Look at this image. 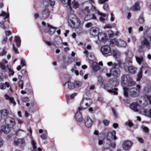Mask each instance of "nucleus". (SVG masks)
Listing matches in <instances>:
<instances>
[{"label": "nucleus", "mask_w": 151, "mask_h": 151, "mask_svg": "<svg viewBox=\"0 0 151 151\" xmlns=\"http://www.w3.org/2000/svg\"><path fill=\"white\" fill-rule=\"evenodd\" d=\"M118 41L115 38L112 39L110 42V44L112 46L117 45L118 46Z\"/></svg>", "instance_id": "4c0bfd02"}, {"label": "nucleus", "mask_w": 151, "mask_h": 151, "mask_svg": "<svg viewBox=\"0 0 151 151\" xmlns=\"http://www.w3.org/2000/svg\"><path fill=\"white\" fill-rule=\"evenodd\" d=\"M117 90V88H115L114 89L108 90V92L110 93H113L114 95H117L118 94L116 91Z\"/></svg>", "instance_id": "49530a36"}, {"label": "nucleus", "mask_w": 151, "mask_h": 151, "mask_svg": "<svg viewBox=\"0 0 151 151\" xmlns=\"http://www.w3.org/2000/svg\"><path fill=\"white\" fill-rule=\"evenodd\" d=\"M1 16L5 17L4 19L7 18L9 17V14H7L4 12H2L1 14L0 15Z\"/></svg>", "instance_id": "de8ad7c7"}, {"label": "nucleus", "mask_w": 151, "mask_h": 151, "mask_svg": "<svg viewBox=\"0 0 151 151\" xmlns=\"http://www.w3.org/2000/svg\"><path fill=\"white\" fill-rule=\"evenodd\" d=\"M141 128L143 131L146 133H148L149 132V130L147 127L142 125L141 127Z\"/></svg>", "instance_id": "a18cd8bd"}, {"label": "nucleus", "mask_w": 151, "mask_h": 151, "mask_svg": "<svg viewBox=\"0 0 151 151\" xmlns=\"http://www.w3.org/2000/svg\"><path fill=\"white\" fill-rule=\"evenodd\" d=\"M75 118L76 121L78 122H80L83 120L82 115L79 112H77L76 113Z\"/></svg>", "instance_id": "f3484780"}, {"label": "nucleus", "mask_w": 151, "mask_h": 151, "mask_svg": "<svg viewBox=\"0 0 151 151\" xmlns=\"http://www.w3.org/2000/svg\"><path fill=\"white\" fill-rule=\"evenodd\" d=\"M118 46L123 48H125L127 46L126 42L120 39L118 41Z\"/></svg>", "instance_id": "dca6fc26"}, {"label": "nucleus", "mask_w": 151, "mask_h": 151, "mask_svg": "<svg viewBox=\"0 0 151 151\" xmlns=\"http://www.w3.org/2000/svg\"><path fill=\"white\" fill-rule=\"evenodd\" d=\"M14 40L17 47H19L21 42L20 37L18 36H16L14 38Z\"/></svg>", "instance_id": "473e14b6"}, {"label": "nucleus", "mask_w": 151, "mask_h": 151, "mask_svg": "<svg viewBox=\"0 0 151 151\" xmlns=\"http://www.w3.org/2000/svg\"><path fill=\"white\" fill-rule=\"evenodd\" d=\"M85 124L88 127H91L93 123V121L88 116H86L84 120Z\"/></svg>", "instance_id": "9b49d317"}, {"label": "nucleus", "mask_w": 151, "mask_h": 151, "mask_svg": "<svg viewBox=\"0 0 151 151\" xmlns=\"http://www.w3.org/2000/svg\"><path fill=\"white\" fill-rule=\"evenodd\" d=\"M40 137L43 139H47V136L45 134H43L41 135Z\"/></svg>", "instance_id": "680f3d73"}, {"label": "nucleus", "mask_w": 151, "mask_h": 151, "mask_svg": "<svg viewBox=\"0 0 151 151\" xmlns=\"http://www.w3.org/2000/svg\"><path fill=\"white\" fill-rule=\"evenodd\" d=\"M140 113L144 115L151 117V108L149 111L145 109H142L140 111Z\"/></svg>", "instance_id": "ddd939ff"}, {"label": "nucleus", "mask_w": 151, "mask_h": 151, "mask_svg": "<svg viewBox=\"0 0 151 151\" xmlns=\"http://www.w3.org/2000/svg\"><path fill=\"white\" fill-rule=\"evenodd\" d=\"M96 19V17L93 14H87L84 17V20L85 21H88L91 19Z\"/></svg>", "instance_id": "393cba45"}, {"label": "nucleus", "mask_w": 151, "mask_h": 151, "mask_svg": "<svg viewBox=\"0 0 151 151\" xmlns=\"http://www.w3.org/2000/svg\"><path fill=\"white\" fill-rule=\"evenodd\" d=\"M144 93L145 94V96L149 101L150 104H151V88H148L145 87L144 89Z\"/></svg>", "instance_id": "423d86ee"}, {"label": "nucleus", "mask_w": 151, "mask_h": 151, "mask_svg": "<svg viewBox=\"0 0 151 151\" xmlns=\"http://www.w3.org/2000/svg\"><path fill=\"white\" fill-rule=\"evenodd\" d=\"M92 100L89 98H85L83 99L80 105V106L78 108L79 111L82 110V109H85L90 106L92 104Z\"/></svg>", "instance_id": "f03ea898"}, {"label": "nucleus", "mask_w": 151, "mask_h": 151, "mask_svg": "<svg viewBox=\"0 0 151 151\" xmlns=\"http://www.w3.org/2000/svg\"><path fill=\"white\" fill-rule=\"evenodd\" d=\"M143 67H141L140 68V70L139 72L137 75V81H139L140 80L141 78H142V70L143 69Z\"/></svg>", "instance_id": "58836bf2"}, {"label": "nucleus", "mask_w": 151, "mask_h": 151, "mask_svg": "<svg viewBox=\"0 0 151 151\" xmlns=\"http://www.w3.org/2000/svg\"><path fill=\"white\" fill-rule=\"evenodd\" d=\"M9 22L8 21L5 24H4V21H2L1 22L0 24H1V27L4 29H6L9 27Z\"/></svg>", "instance_id": "2f4dec72"}, {"label": "nucleus", "mask_w": 151, "mask_h": 151, "mask_svg": "<svg viewBox=\"0 0 151 151\" xmlns=\"http://www.w3.org/2000/svg\"><path fill=\"white\" fill-rule=\"evenodd\" d=\"M102 151H112L109 148L107 147H105L104 148Z\"/></svg>", "instance_id": "774afa93"}, {"label": "nucleus", "mask_w": 151, "mask_h": 151, "mask_svg": "<svg viewBox=\"0 0 151 151\" xmlns=\"http://www.w3.org/2000/svg\"><path fill=\"white\" fill-rule=\"evenodd\" d=\"M113 55L114 58H118L120 56L121 54L119 52L116 50L112 51Z\"/></svg>", "instance_id": "bb28decb"}, {"label": "nucleus", "mask_w": 151, "mask_h": 151, "mask_svg": "<svg viewBox=\"0 0 151 151\" xmlns=\"http://www.w3.org/2000/svg\"><path fill=\"white\" fill-rule=\"evenodd\" d=\"M123 89H124V95L126 96H127L128 94V89L124 87Z\"/></svg>", "instance_id": "3c124183"}, {"label": "nucleus", "mask_w": 151, "mask_h": 151, "mask_svg": "<svg viewBox=\"0 0 151 151\" xmlns=\"http://www.w3.org/2000/svg\"><path fill=\"white\" fill-rule=\"evenodd\" d=\"M21 73L23 76H26L27 75V71L25 69H23L21 71Z\"/></svg>", "instance_id": "052dcab7"}, {"label": "nucleus", "mask_w": 151, "mask_h": 151, "mask_svg": "<svg viewBox=\"0 0 151 151\" xmlns=\"http://www.w3.org/2000/svg\"><path fill=\"white\" fill-rule=\"evenodd\" d=\"M0 66L1 68L3 70H5L6 68V66L4 65L3 62L0 63Z\"/></svg>", "instance_id": "4d7b16f0"}, {"label": "nucleus", "mask_w": 151, "mask_h": 151, "mask_svg": "<svg viewBox=\"0 0 151 151\" xmlns=\"http://www.w3.org/2000/svg\"><path fill=\"white\" fill-rule=\"evenodd\" d=\"M132 145L131 142L129 141H125L123 143L122 147L124 149L127 150L130 149Z\"/></svg>", "instance_id": "9d476101"}, {"label": "nucleus", "mask_w": 151, "mask_h": 151, "mask_svg": "<svg viewBox=\"0 0 151 151\" xmlns=\"http://www.w3.org/2000/svg\"><path fill=\"white\" fill-rule=\"evenodd\" d=\"M103 122L104 124L106 126H107L109 123V121L107 120H104Z\"/></svg>", "instance_id": "e2e57ef3"}, {"label": "nucleus", "mask_w": 151, "mask_h": 151, "mask_svg": "<svg viewBox=\"0 0 151 151\" xmlns=\"http://www.w3.org/2000/svg\"><path fill=\"white\" fill-rule=\"evenodd\" d=\"M97 11L98 14L100 16L99 18V20L101 21H104L105 18L107 17V15L105 13L99 12L97 10Z\"/></svg>", "instance_id": "412c9836"}, {"label": "nucleus", "mask_w": 151, "mask_h": 151, "mask_svg": "<svg viewBox=\"0 0 151 151\" xmlns=\"http://www.w3.org/2000/svg\"><path fill=\"white\" fill-rule=\"evenodd\" d=\"M116 132L115 131H113L112 132H110L108 133L107 135V139H109V137H113L114 139V140H116V137L115 135Z\"/></svg>", "instance_id": "5701e85b"}, {"label": "nucleus", "mask_w": 151, "mask_h": 151, "mask_svg": "<svg viewBox=\"0 0 151 151\" xmlns=\"http://www.w3.org/2000/svg\"><path fill=\"white\" fill-rule=\"evenodd\" d=\"M31 144L32 147V148L31 150V151H42V150L40 147H38L37 149V143L34 140L32 139Z\"/></svg>", "instance_id": "f8f14e48"}, {"label": "nucleus", "mask_w": 151, "mask_h": 151, "mask_svg": "<svg viewBox=\"0 0 151 151\" xmlns=\"http://www.w3.org/2000/svg\"><path fill=\"white\" fill-rule=\"evenodd\" d=\"M141 88V86L139 85L136 86L135 88V92H133L132 93H131V94L134 96H138L139 94L140 89Z\"/></svg>", "instance_id": "6ab92c4d"}, {"label": "nucleus", "mask_w": 151, "mask_h": 151, "mask_svg": "<svg viewBox=\"0 0 151 151\" xmlns=\"http://www.w3.org/2000/svg\"><path fill=\"white\" fill-rule=\"evenodd\" d=\"M103 8L106 11H107L109 9V5L106 4H104L103 6Z\"/></svg>", "instance_id": "13d9d810"}, {"label": "nucleus", "mask_w": 151, "mask_h": 151, "mask_svg": "<svg viewBox=\"0 0 151 151\" xmlns=\"http://www.w3.org/2000/svg\"><path fill=\"white\" fill-rule=\"evenodd\" d=\"M92 68L94 72L97 71L99 68L98 63L96 62H93L92 65Z\"/></svg>", "instance_id": "b1692460"}, {"label": "nucleus", "mask_w": 151, "mask_h": 151, "mask_svg": "<svg viewBox=\"0 0 151 151\" xmlns=\"http://www.w3.org/2000/svg\"><path fill=\"white\" fill-rule=\"evenodd\" d=\"M82 12L84 14H88L90 13V9L88 6H87L82 10Z\"/></svg>", "instance_id": "e433bc0d"}, {"label": "nucleus", "mask_w": 151, "mask_h": 151, "mask_svg": "<svg viewBox=\"0 0 151 151\" xmlns=\"http://www.w3.org/2000/svg\"><path fill=\"white\" fill-rule=\"evenodd\" d=\"M149 38L150 37H148V39L145 38L142 40L141 42V45L139 46V48L140 51H141V49H142L145 46H146L148 49L150 48V45L149 42L148 40V39L150 40Z\"/></svg>", "instance_id": "20e7f679"}, {"label": "nucleus", "mask_w": 151, "mask_h": 151, "mask_svg": "<svg viewBox=\"0 0 151 151\" xmlns=\"http://www.w3.org/2000/svg\"><path fill=\"white\" fill-rule=\"evenodd\" d=\"M89 3L90 4V5L91 6V9L92 10H96L95 6L93 5V4L94 3V1L93 0H88V1H86L84 3V4H88Z\"/></svg>", "instance_id": "cd10ccee"}, {"label": "nucleus", "mask_w": 151, "mask_h": 151, "mask_svg": "<svg viewBox=\"0 0 151 151\" xmlns=\"http://www.w3.org/2000/svg\"><path fill=\"white\" fill-rule=\"evenodd\" d=\"M76 23L75 24L74 22L72 24H71V27L72 28H77L80 27L81 22L80 20L77 19H76Z\"/></svg>", "instance_id": "4be33fe9"}, {"label": "nucleus", "mask_w": 151, "mask_h": 151, "mask_svg": "<svg viewBox=\"0 0 151 151\" xmlns=\"http://www.w3.org/2000/svg\"><path fill=\"white\" fill-rule=\"evenodd\" d=\"M111 27V25L110 24H107L105 25L104 27V29L110 28Z\"/></svg>", "instance_id": "69168bd1"}, {"label": "nucleus", "mask_w": 151, "mask_h": 151, "mask_svg": "<svg viewBox=\"0 0 151 151\" xmlns=\"http://www.w3.org/2000/svg\"><path fill=\"white\" fill-rule=\"evenodd\" d=\"M99 33V28L96 27H93L91 28L90 33L92 35L96 36Z\"/></svg>", "instance_id": "1a4fd4ad"}, {"label": "nucleus", "mask_w": 151, "mask_h": 151, "mask_svg": "<svg viewBox=\"0 0 151 151\" xmlns=\"http://www.w3.org/2000/svg\"><path fill=\"white\" fill-rule=\"evenodd\" d=\"M5 98L6 99L9 100L10 103H12L14 105H16V103L14 101L13 98L10 97L8 95H6L5 96Z\"/></svg>", "instance_id": "c9c22d12"}, {"label": "nucleus", "mask_w": 151, "mask_h": 151, "mask_svg": "<svg viewBox=\"0 0 151 151\" xmlns=\"http://www.w3.org/2000/svg\"><path fill=\"white\" fill-rule=\"evenodd\" d=\"M8 127V126L7 127L4 125L3 126L2 129L0 130V132H3L5 134L8 133L10 131V129Z\"/></svg>", "instance_id": "aec40b11"}, {"label": "nucleus", "mask_w": 151, "mask_h": 151, "mask_svg": "<svg viewBox=\"0 0 151 151\" xmlns=\"http://www.w3.org/2000/svg\"><path fill=\"white\" fill-rule=\"evenodd\" d=\"M50 11L47 9L43 10L42 13V16L43 19H46L50 15Z\"/></svg>", "instance_id": "2eb2a0df"}, {"label": "nucleus", "mask_w": 151, "mask_h": 151, "mask_svg": "<svg viewBox=\"0 0 151 151\" xmlns=\"http://www.w3.org/2000/svg\"><path fill=\"white\" fill-rule=\"evenodd\" d=\"M24 82L23 80H20L19 82V86L22 89L23 88Z\"/></svg>", "instance_id": "8fccbe9b"}, {"label": "nucleus", "mask_w": 151, "mask_h": 151, "mask_svg": "<svg viewBox=\"0 0 151 151\" xmlns=\"http://www.w3.org/2000/svg\"><path fill=\"white\" fill-rule=\"evenodd\" d=\"M47 29L49 30V33L50 35H52L54 34L56 31V27H53L50 25L49 24H47Z\"/></svg>", "instance_id": "a211bd4d"}, {"label": "nucleus", "mask_w": 151, "mask_h": 151, "mask_svg": "<svg viewBox=\"0 0 151 151\" xmlns=\"http://www.w3.org/2000/svg\"><path fill=\"white\" fill-rule=\"evenodd\" d=\"M92 23H91V22H89V23H87L86 24V27L88 28V27H91V26H92Z\"/></svg>", "instance_id": "338daca9"}, {"label": "nucleus", "mask_w": 151, "mask_h": 151, "mask_svg": "<svg viewBox=\"0 0 151 151\" xmlns=\"http://www.w3.org/2000/svg\"><path fill=\"white\" fill-rule=\"evenodd\" d=\"M136 59L137 62L139 65H140L141 63L143 61V58L142 57H136Z\"/></svg>", "instance_id": "ea45409f"}, {"label": "nucleus", "mask_w": 151, "mask_h": 151, "mask_svg": "<svg viewBox=\"0 0 151 151\" xmlns=\"http://www.w3.org/2000/svg\"><path fill=\"white\" fill-rule=\"evenodd\" d=\"M6 124L9 127L12 128L15 125V122L14 119L10 116H7L5 119Z\"/></svg>", "instance_id": "7ed1b4c3"}, {"label": "nucleus", "mask_w": 151, "mask_h": 151, "mask_svg": "<svg viewBox=\"0 0 151 151\" xmlns=\"http://www.w3.org/2000/svg\"><path fill=\"white\" fill-rule=\"evenodd\" d=\"M68 23L71 26V24L73 23L74 21L77 19V17L73 13H70L68 15Z\"/></svg>", "instance_id": "6e6552de"}, {"label": "nucleus", "mask_w": 151, "mask_h": 151, "mask_svg": "<svg viewBox=\"0 0 151 151\" xmlns=\"http://www.w3.org/2000/svg\"><path fill=\"white\" fill-rule=\"evenodd\" d=\"M135 82L132 79H130L127 83V86L129 87H131L135 84Z\"/></svg>", "instance_id": "79ce46f5"}, {"label": "nucleus", "mask_w": 151, "mask_h": 151, "mask_svg": "<svg viewBox=\"0 0 151 151\" xmlns=\"http://www.w3.org/2000/svg\"><path fill=\"white\" fill-rule=\"evenodd\" d=\"M7 40V38L6 37H4L3 40H2V42L3 44H5Z\"/></svg>", "instance_id": "0e129e2a"}, {"label": "nucleus", "mask_w": 151, "mask_h": 151, "mask_svg": "<svg viewBox=\"0 0 151 151\" xmlns=\"http://www.w3.org/2000/svg\"><path fill=\"white\" fill-rule=\"evenodd\" d=\"M111 72H112V75L115 76L117 77L119 76V73L117 72L115 70H113L111 71Z\"/></svg>", "instance_id": "09e8293b"}, {"label": "nucleus", "mask_w": 151, "mask_h": 151, "mask_svg": "<svg viewBox=\"0 0 151 151\" xmlns=\"http://www.w3.org/2000/svg\"><path fill=\"white\" fill-rule=\"evenodd\" d=\"M108 32L109 33L108 35L109 37H111L114 36V34L111 30H109Z\"/></svg>", "instance_id": "6e6d98bb"}, {"label": "nucleus", "mask_w": 151, "mask_h": 151, "mask_svg": "<svg viewBox=\"0 0 151 151\" xmlns=\"http://www.w3.org/2000/svg\"><path fill=\"white\" fill-rule=\"evenodd\" d=\"M111 48L108 45L102 46L101 48V51L103 55H107L111 52Z\"/></svg>", "instance_id": "39448f33"}, {"label": "nucleus", "mask_w": 151, "mask_h": 151, "mask_svg": "<svg viewBox=\"0 0 151 151\" xmlns=\"http://www.w3.org/2000/svg\"><path fill=\"white\" fill-rule=\"evenodd\" d=\"M132 61L131 59H129L127 58L125 60V62L124 63V67L126 72L131 73H134L135 72L137 69L133 66L130 65L129 64L132 63Z\"/></svg>", "instance_id": "f257e3e1"}, {"label": "nucleus", "mask_w": 151, "mask_h": 151, "mask_svg": "<svg viewBox=\"0 0 151 151\" xmlns=\"http://www.w3.org/2000/svg\"><path fill=\"white\" fill-rule=\"evenodd\" d=\"M131 9L133 11H139L140 9V7L139 5V3L136 2L134 5L131 7Z\"/></svg>", "instance_id": "c85d7f7f"}, {"label": "nucleus", "mask_w": 151, "mask_h": 151, "mask_svg": "<svg viewBox=\"0 0 151 151\" xmlns=\"http://www.w3.org/2000/svg\"><path fill=\"white\" fill-rule=\"evenodd\" d=\"M98 38L100 42H104L106 41L107 39V37L106 34L104 32H100L98 35Z\"/></svg>", "instance_id": "0eeeda50"}, {"label": "nucleus", "mask_w": 151, "mask_h": 151, "mask_svg": "<svg viewBox=\"0 0 151 151\" xmlns=\"http://www.w3.org/2000/svg\"><path fill=\"white\" fill-rule=\"evenodd\" d=\"M139 106V104L136 102H133L130 105V108L135 112H138V108Z\"/></svg>", "instance_id": "4468645a"}, {"label": "nucleus", "mask_w": 151, "mask_h": 151, "mask_svg": "<svg viewBox=\"0 0 151 151\" xmlns=\"http://www.w3.org/2000/svg\"><path fill=\"white\" fill-rule=\"evenodd\" d=\"M125 124L127 126H128L129 127H131L133 125V124L132 122L130 121H129L127 122H126Z\"/></svg>", "instance_id": "603ef678"}, {"label": "nucleus", "mask_w": 151, "mask_h": 151, "mask_svg": "<svg viewBox=\"0 0 151 151\" xmlns=\"http://www.w3.org/2000/svg\"><path fill=\"white\" fill-rule=\"evenodd\" d=\"M14 143L17 145H23L25 144L24 139H18L15 141Z\"/></svg>", "instance_id": "a878e982"}, {"label": "nucleus", "mask_w": 151, "mask_h": 151, "mask_svg": "<svg viewBox=\"0 0 151 151\" xmlns=\"http://www.w3.org/2000/svg\"><path fill=\"white\" fill-rule=\"evenodd\" d=\"M9 87L10 86L9 83L8 82H6L4 84L3 83H1L0 84V88L1 89H5L6 87Z\"/></svg>", "instance_id": "7c9ffc66"}, {"label": "nucleus", "mask_w": 151, "mask_h": 151, "mask_svg": "<svg viewBox=\"0 0 151 151\" xmlns=\"http://www.w3.org/2000/svg\"><path fill=\"white\" fill-rule=\"evenodd\" d=\"M49 1L51 6H54L55 4V1L54 0H49Z\"/></svg>", "instance_id": "bf43d9fd"}, {"label": "nucleus", "mask_w": 151, "mask_h": 151, "mask_svg": "<svg viewBox=\"0 0 151 151\" xmlns=\"http://www.w3.org/2000/svg\"><path fill=\"white\" fill-rule=\"evenodd\" d=\"M0 113L4 116H8L9 114V111L7 109H4L1 110L0 111Z\"/></svg>", "instance_id": "c756f323"}, {"label": "nucleus", "mask_w": 151, "mask_h": 151, "mask_svg": "<svg viewBox=\"0 0 151 151\" xmlns=\"http://www.w3.org/2000/svg\"><path fill=\"white\" fill-rule=\"evenodd\" d=\"M22 101L25 103H26L29 101V99L28 97H25L22 98Z\"/></svg>", "instance_id": "864d4df0"}, {"label": "nucleus", "mask_w": 151, "mask_h": 151, "mask_svg": "<svg viewBox=\"0 0 151 151\" xmlns=\"http://www.w3.org/2000/svg\"><path fill=\"white\" fill-rule=\"evenodd\" d=\"M20 64L22 67L25 66L26 65V61L22 59L21 60Z\"/></svg>", "instance_id": "5fc2aeb1"}, {"label": "nucleus", "mask_w": 151, "mask_h": 151, "mask_svg": "<svg viewBox=\"0 0 151 151\" xmlns=\"http://www.w3.org/2000/svg\"><path fill=\"white\" fill-rule=\"evenodd\" d=\"M72 7L75 9L78 8L79 4L76 0H73L72 2Z\"/></svg>", "instance_id": "72a5a7b5"}, {"label": "nucleus", "mask_w": 151, "mask_h": 151, "mask_svg": "<svg viewBox=\"0 0 151 151\" xmlns=\"http://www.w3.org/2000/svg\"><path fill=\"white\" fill-rule=\"evenodd\" d=\"M63 4H67L70 9H71V1L72 0H60Z\"/></svg>", "instance_id": "f704fd0d"}, {"label": "nucleus", "mask_w": 151, "mask_h": 151, "mask_svg": "<svg viewBox=\"0 0 151 151\" xmlns=\"http://www.w3.org/2000/svg\"><path fill=\"white\" fill-rule=\"evenodd\" d=\"M144 19L143 16L142 15H141L138 19V22L141 24H142L144 22Z\"/></svg>", "instance_id": "c03bdc74"}, {"label": "nucleus", "mask_w": 151, "mask_h": 151, "mask_svg": "<svg viewBox=\"0 0 151 151\" xmlns=\"http://www.w3.org/2000/svg\"><path fill=\"white\" fill-rule=\"evenodd\" d=\"M68 88L70 89H73L74 88L75 85L74 84L70 82H68Z\"/></svg>", "instance_id": "a19ab883"}, {"label": "nucleus", "mask_w": 151, "mask_h": 151, "mask_svg": "<svg viewBox=\"0 0 151 151\" xmlns=\"http://www.w3.org/2000/svg\"><path fill=\"white\" fill-rule=\"evenodd\" d=\"M127 78L126 75H123L121 78V82L122 84L125 85L126 84L125 82L127 81Z\"/></svg>", "instance_id": "37998d69"}]
</instances>
